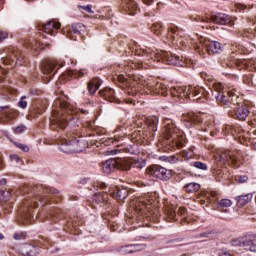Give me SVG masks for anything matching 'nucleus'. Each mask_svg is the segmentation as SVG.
Wrapping results in <instances>:
<instances>
[{
  "mask_svg": "<svg viewBox=\"0 0 256 256\" xmlns=\"http://www.w3.org/2000/svg\"><path fill=\"white\" fill-rule=\"evenodd\" d=\"M101 87V81L97 78H94L92 81L88 83V92L89 95H95L97 90Z\"/></svg>",
  "mask_w": 256,
  "mask_h": 256,
  "instance_id": "nucleus-26",
  "label": "nucleus"
},
{
  "mask_svg": "<svg viewBox=\"0 0 256 256\" xmlns=\"http://www.w3.org/2000/svg\"><path fill=\"white\" fill-rule=\"evenodd\" d=\"M177 215H179V217H185L187 215V209L185 207L178 208Z\"/></svg>",
  "mask_w": 256,
  "mask_h": 256,
  "instance_id": "nucleus-45",
  "label": "nucleus"
},
{
  "mask_svg": "<svg viewBox=\"0 0 256 256\" xmlns=\"http://www.w3.org/2000/svg\"><path fill=\"white\" fill-rule=\"evenodd\" d=\"M149 175L160 179V181H169L173 177V171L161 166H153L148 169Z\"/></svg>",
  "mask_w": 256,
  "mask_h": 256,
  "instance_id": "nucleus-10",
  "label": "nucleus"
},
{
  "mask_svg": "<svg viewBox=\"0 0 256 256\" xmlns=\"http://www.w3.org/2000/svg\"><path fill=\"white\" fill-rule=\"evenodd\" d=\"M139 9L137 2L135 0H126V11L129 15H135Z\"/></svg>",
  "mask_w": 256,
  "mask_h": 256,
  "instance_id": "nucleus-28",
  "label": "nucleus"
},
{
  "mask_svg": "<svg viewBox=\"0 0 256 256\" xmlns=\"http://www.w3.org/2000/svg\"><path fill=\"white\" fill-rule=\"evenodd\" d=\"M127 93H128V95H131V91H129V87L127 89Z\"/></svg>",
  "mask_w": 256,
  "mask_h": 256,
  "instance_id": "nucleus-61",
  "label": "nucleus"
},
{
  "mask_svg": "<svg viewBox=\"0 0 256 256\" xmlns=\"http://www.w3.org/2000/svg\"><path fill=\"white\" fill-rule=\"evenodd\" d=\"M162 61L167 65H183L181 56L173 54L171 52H163Z\"/></svg>",
  "mask_w": 256,
  "mask_h": 256,
  "instance_id": "nucleus-12",
  "label": "nucleus"
},
{
  "mask_svg": "<svg viewBox=\"0 0 256 256\" xmlns=\"http://www.w3.org/2000/svg\"><path fill=\"white\" fill-rule=\"evenodd\" d=\"M85 75H87L86 70H68L62 75V77L71 81V79H81V77H85Z\"/></svg>",
  "mask_w": 256,
  "mask_h": 256,
  "instance_id": "nucleus-16",
  "label": "nucleus"
},
{
  "mask_svg": "<svg viewBox=\"0 0 256 256\" xmlns=\"http://www.w3.org/2000/svg\"><path fill=\"white\" fill-rule=\"evenodd\" d=\"M130 248L132 249V253H137V251H141L143 249V245H141V244H131Z\"/></svg>",
  "mask_w": 256,
  "mask_h": 256,
  "instance_id": "nucleus-43",
  "label": "nucleus"
},
{
  "mask_svg": "<svg viewBox=\"0 0 256 256\" xmlns=\"http://www.w3.org/2000/svg\"><path fill=\"white\" fill-rule=\"evenodd\" d=\"M20 253L24 256H37L39 255V248L32 244H24L20 247Z\"/></svg>",
  "mask_w": 256,
  "mask_h": 256,
  "instance_id": "nucleus-15",
  "label": "nucleus"
},
{
  "mask_svg": "<svg viewBox=\"0 0 256 256\" xmlns=\"http://www.w3.org/2000/svg\"><path fill=\"white\" fill-rule=\"evenodd\" d=\"M196 21H205L203 18L199 17V18H196Z\"/></svg>",
  "mask_w": 256,
  "mask_h": 256,
  "instance_id": "nucleus-59",
  "label": "nucleus"
},
{
  "mask_svg": "<svg viewBox=\"0 0 256 256\" xmlns=\"http://www.w3.org/2000/svg\"><path fill=\"white\" fill-rule=\"evenodd\" d=\"M55 67H57L56 61H48L42 65V72L44 75H51L55 71Z\"/></svg>",
  "mask_w": 256,
  "mask_h": 256,
  "instance_id": "nucleus-24",
  "label": "nucleus"
},
{
  "mask_svg": "<svg viewBox=\"0 0 256 256\" xmlns=\"http://www.w3.org/2000/svg\"><path fill=\"white\" fill-rule=\"evenodd\" d=\"M201 77H202V79H204V81H208V83H213V81H214L213 76H211L205 72L201 73Z\"/></svg>",
  "mask_w": 256,
  "mask_h": 256,
  "instance_id": "nucleus-42",
  "label": "nucleus"
},
{
  "mask_svg": "<svg viewBox=\"0 0 256 256\" xmlns=\"http://www.w3.org/2000/svg\"><path fill=\"white\" fill-rule=\"evenodd\" d=\"M7 37H9V33L5 32V31H0V43L2 41H5V39H7Z\"/></svg>",
  "mask_w": 256,
  "mask_h": 256,
  "instance_id": "nucleus-51",
  "label": "nucleus"
},
{
  "mask_svg": "<svg viewBox=\"0 0 256 256\" xmlns=\"http://www.w3.org/2000/svg\"><path fill=\"white\" fill-rule=\"evenodd\" d=\"M163 158L166 163H179V156L177 155L164 156Z\"/></svg>",
  "mask_w": 256,
  "mask_h": 256,
  "instance_id": "nucleus-38",
  "label": "nucleus"
},
{
  "mask_svg": "<svg viewBox=\"0 0 256 256\" xmlns=\"http://www.w3.org/2000/svg\"><path fill=\"white\" fill-rule=\"evenodd\" d=\"M3 63L4 65H10L11 67H13V65H17V62L15 61V59L11 58V57H6L3 59Z\"/></svg>",
  "mask_w": 256,
  "mask_h": 256,
  "instance_id": "nucleus-41",
  "label": "nucleus"
},
{
  "mask_svg": "<svg viewBox=\"0 0 256 256\" xmlns=\"http://www.w3.org/2000/svg\"><path fill=\"white\" fill-rule=\"evenodd\" d=\"M232 110L229 111L230 117L233 119H238V121H245L247 117H249V106L245 104V102H238L236 106L231 108Z\"/></svg>",
  "mask_w": 256,
  "mask_h": 256,
  "instance_id": "nucleus-9",
  "label": "nucleus"
},
{
  "mask_svg": "<svg viewBox=\"0 0 256 256\" xmlns=\"http://www.w3.org/2000/svg\"><path fill=\"white\" fill-rule=\"evenodd\" d=\"M168 33L170 37H172L173 41H175V35L177 33V28H169Z\"/></svg>",
  "mask_w": 256,
  "mask_h": 256,
  "instance_id": "nucleus-49",
  "label": "nucleus"
},
{
  "mask_svg": "<svg viewBox=\"0 0 256 256\" xmlns=\"http://www.w3.org/2000/svg\"><path fill=\"white\" fill-rule=\"evenodd\" d=\"M155 200L151 195H146L144 198H141L138 202V207L140 211H145V209H151L149 206L153 205Z\"/></svg>",
  "mask_w": 256,
  "mask_h": 256,
  "instance_id": "nucleus-20",
  "label": "nucleus"
},
{
  "mask_svg": "<svg viewBox=\"0 0 256 256\" xmlns=\"http://www.w3.org/2000/svg\"><path fill=\"white\" fill-rule=\"evenodd\" d=\"M120 253H122V255L133 253V250L131 249V245L122 246L120 248Z\"/></svg>",
  "mask_w": 256,
  "mask_h": 256,
  "instance_id": "nucleus-40",
  "label": "nucleus"
},
{
  "mask_svg": "<svg viewBox=\"0 0 256 256\" xmlns=\"http://www.w3.org/2000/svg\"><path fill=\"white\" fill-rule=\"evenodd\" d=\"M232 247H245L248 251L256 253V234L238 237L230 241Z\"/></svg>",
  "mask_w": 256,
  "mask_h": 256,
  "instance_id": "nucleus-7",
  "label": "nucleus"
},
{
  "mask_svg": "<svg viewBox=\"0 0 256 256\" xmlns=\"http://www.w3.org/2000/svg\"><path fill=\"white\" fill-rule=\"evenodd\" d=\"M14 239L19 240L20 239L19 234H14Z\"/></svg>",
  "mask_w": 256,
  "mask_h": 256,
  "instance_id": "nucleus-58",
  "label": "nucleus"
},
{
  "mask_svg": "<svg viewBox=\"0 0 256 256\" xmlns=\"http://www.w3.org/2000/svg\"><path fill=\"white\" fill-rule=\"evenodd\" d=\"M184 121L186 123H190L191 125H199L201 123V117L197 116V114L190 112L184 115Z\"/></svg>",
  "mask_w": 256,
  "mask_h": 256,
  "instance_id": "nucleus-23",
  "label": "nucleus"
},
{
  "mask_svg": "<svg viewBox=\"0 0 256 256\" xmlns=\"http://www.w3.org/2000/svg\"><path fill=\"white\" fill-rule=\"evenodd\" d=\"M11 161H16V163H19V161H21V158H19V156L17 155H13L11 156Z\"/></svg>",
  "mask_w": 256,
  "mask_h": 256,
  "instance_id": "nucleus-52",
  "label": "nucleus"
},
{
  "mask_svg": "<svg viewBox=\"0 0 256 256\" xmlns=\"http://www.w3.org/2000/svg\"><path fill=\"white\" fill-rule=\"evenodd\" d=\"M85 29V25L81 23H76L72 25V28L68 30V35L70 36V39H73L71 35H81V31Z\"/></svg>",
  "mask_w": 256,
  "mask_h": 256,
  "instance_id": "nucleus-29",
  "label": "nucleus"
},
{
  "mask_svg": "<svg viewBox=\"0 0 256 256\" xmlns=\"http://www.w3.org/2000/svg\"><path fill=\"white\" fill-rule=\"evenodd\" d=\"M236 181H238V183H247V181H249V177H247L246 175L237 176Z\"/></svg>",
  "mask_w": 256,
  "mask_h": 256,
  "instance_id": "nucleus-46",
  "label": "nucleus"
},
{
  "mask_svg": "<svg viewBox=\"0 0 256 256\" xmlns=\"http://www.w3.org/2000/svg\"><path fill=\"white\" fill-rule=\"evenodd\" d=\"M18 106L21 109H25L27 107V101H25V96L20 99V101L18 102Z\"/></svg>",
  "mask_w": 256,
  "mask_h": 256,
  "instance_id": "nucleus-47",
  "label": "nucleus"
},
{
  "mask_svg": "<svg viewBox=\"0 0 256 256\" xmlns=\"http://www.w3.org/2000/svg\"><path fill=\"white\" fill-rule=\"evenodd\" d=\"M145 5H151L153 3V0H142Z\"/></svg>",
  "mask_w": 256,
  "mask_h": 256,
  "instance_id": "nucleus-55",
  "label": "nucleus"
},
{
  "mask_svg": "<svg viewBox=\"0 0 256 256\" xmlns=\"http://www.w3.org/2000/svg\"><path fill=\"white\" fill-rule=\"evenodd\" d=\"M58 145L62 153H81L89 147V143L84 138L79 140L67 141L65 138L58 139Z\"/></svg>",
  "mask_w": 256,
  "mask_h": 256,
  "instance_id": "nucleus-4",
  "label": "nucleus"
},
{
  "mask_svg": "<svg viewBox=\"0 0 256 256\" xmlns=\"http://www.w3.org/2000/svg\"><path fill=\"white\" fill-rule=\"evenodd\" d=\"M118 81H119V87L121 89H127L129 87V80H127L123 75L118 76Z\"/></svg>",
  "mask_w": 256,
  "mask_h": 256,
  "instance_id": "nucleus-35",
  "label": "nucleus"
},
{
  "mask_svg": "<svg viewBox=\"0 0 256 256\" xmlns=\"http://www.w3.org/2000/svg\"><path fill=\"white\" fill-rule=\"evenodd\" d=\"M205 47L209 55H217L223 52V44L217 41L208 40L205 42Z\"/></svg>",
  "mask_w": 256,
  "mask_h": 256,
  "instance_id": "nucleus-13",
  "label": "nucleus"
},
{
  "mask_svg": "<svg viewBox=\"0 0 256 256\" xmlns=\"http://www.w3.org/2000/svg\"><path fill=\"white\" fill-rule=\"evenodd\" d=\"M128 195H129V191H127V189L125 188H122V189L117 188L116 191L112 193V197H114V199H118V201L125 200V198L128 197Z\"/></svg>",
  "mask_w": 256,
  "mask_h": 256,
  "instance_id": "nucleus-27",
  "label": "nucleus"
},
{
  "mask_svg": "<svg viewBox=\"0 0 256 256\" xmlns=\"http://www.w3.org/2000/svg\"><path fill=\"white\" fill-rule=\"evenodd\" d=\"M100 95L110 101V103H121V101L115 96V90L113 88H104L100 91Z\"/></svg>",
  "mask_w": 256,
  "mask_h": 256,
  "instance_id": "nucleus-17",
  "label": "nucleus"
},
{
  "mask_svg": "<svg viewBox=\"0 0 256 256\" xmlns=\"http://www.w3.org/2000/svg\"><path fill=\"white\" fill-rule=\"evenodd\" d=\"M24 193H28V199L22 204V214L18 218L19 223H23V225H31V219L33 218L34 207H37V201L41 203V205H47V201H49V195H57L59 191L55 188H45L43 185L36 186H26L24 188Z\"/></svg>",
  "mask_w": 256,
  "mask_h": 256,
  "instance_id": "nucleus-1",
  "label": "nucleus"
},
{
  "mask_svg": "<svg viewBox=\"0 0 256 256\" xmlns=\"http://www.w3.org/2000/svg\"><path fill=\"white\" fill-rule=\"evenodd\" d=\"M212 87H213L214 91L216 92V93L212 92V95H218V93H224L225 92V91H223L224 86H223V83H221V82H214L212 84Z\"/></svg>",
  "mask_w": 256,
  "mask_h": 256,
  "instance_id": "nucleus-34",
  "label": "nucleus"
},
{
  "mask_svg": "<svg viewBox=\"0 0 256 256\" xmlns=\"http://www.w3.org/2000/svg\"><path fill=\"white\" fill-rule=\"evenodd\" d=\"M220 159L222 161H226L227 163H231L233 167H239V164H237V157H235L231 151L222 152L220 154Z\"/></svg>",
  "mask_w": 256,
  "mask_h": 256,
  "instance_id": "nucleus-18",
  "label": "nucleus"
},
{
  "mask_svg": "<svg viewBox=\"0 0 256 256\" xmlns=\"http://www.w3.org/2000/svg\"><path fill=\"white\" fill-rule=\"evenodd\" d=\"M0 239H5V236L2 233H0Z\"/></svg>",
  "mask_w": 256,
  "mask_h": 256,
  "instance_id": "nucleus-60",
  "label": "nucleus"
},
{
  "mask_svg": "<svg viewBox=\"0 0 256 256\" xmlns=\"http://www.w3.org/2000/svg\"><path fill=\"white\" fill-rule=\"evenodd\" d=\"M164 137L170 143L176 145L178 149H183L185 147V142L183 141V134L179 132V129L175 127V123L171 119L164 120Z\"/></svg>",
  "mask_w": 256,
  "mask_h": 256,
  "instance_id": "nucleus-3",
  "label": "nucleus"
},
{
  "mask_svg": "<svg viewBox=\"0 0 256 256\" xmlns=\"http://www.w3.org/2000/svg\"><path fill=\"white\" fill-rule=\"evenodd\" d=\"M193 167H195V169H200V171H207L208 167L206 163H203L201 161H195L193 162Z\"/></svg>",
  "mask_w": 256,
  "mask_h": 256,
  "instance_id": "nucleus-36",
  "label": "nucleus"
},
{
  "mask_svg": "<svg viewBox=\"0 0 256 256\" xmlns=\"http://www.w3.org/2000/svg\"><path fill=\"white\" fill-rule=\"evenodd\" d=\"M127 163H129V169L134 167V169H143L147 163L143 158L134 159V160H125Z\"/></svg>",
  "mask_w": 256,
  "mask_h": 256,
  "instance_id": "nucleus-25",
  "label": "nucleus"
},
{
  "mask_svg": "<svg viewBox=\"0 0 256 256\" xmlns=\"http://www.w3.org/2000/svg\"><path fill=\"white\" fill-rule=\"evenodd\" d=\"M16 147H18V149H21V151H24V153H29V146L25 144L16 143Z\"/></svg>",
  "mask_w": 256,
  "mask_h": 256,
  "instance_id": "nucleus-44",
  "label": "nucleus"
},
{
  "mask_svg": "<svg viewBox=\"0 0 256 256\" xmlns=\"http://www.w3.org/2000/svg\"><path fill=\"white\" fill-rule=\"evenodd\" d=\"M5 109H9V106H2V107H0V111H5Z\"/></svg>",
  "mask_w": 256,
  "mask_h": 256,
  "instance_id": "nucleus-57",
  "label": "nucleus"
},
{
  "mask_svg": "<svg viewBox=\"0 0 256 256\" xmlns=\"http://www.w3.org/2000/svg\"><path fill=\"white\" fill-rule=\"evenodd\" d=\"M252 200H253V194L251 193L236 197L237 205L239 207H245V205H247V203H251Z\"/></svg>",
  "mask_w": 256,
  "mask_h": 256,
  "instance_id": "nucleus-22",
  "label": "nucleus"
},
{
  "mask_svg": "<svg viewBox=\"0 0 256 256\" xmlns=\"http://www.w3.org/2000/svg\"><path fill=\"white\" fill-rule=\"evenodd\" d=\"M187 193H197L201 189V185L197 182H191L184 186Z\"/></svg>",
  "mask_w": 256,
  "mask_h": 256,
  "instance_id": "nucleus-32",
  "label": "nucleus"
},
{
  "mask_svg": "<svg viewBox=\"0 0 256 256\" xmlns=\"http://www.w3.org/2000/svg\"><path fill=\"white\" fill-rule=\"evenodd\" d=\"M79 7L80 9L87 11V13H93V6L91 4H88L87 6H79Z\"/></svg>",
  "mask_w": 256,
  "mask_h": 256,
  "instance_id": "nucleus-48",
  "label": "nucleus"
},
{
  "mask_svg": "<svg viewBox=\"0 0 256 256\" xmlns=\"http://www.w3.org/2000/svg\"><path fill=\"white\" fill-rule=\"evenodd\" d=\"M213 97H215L217 103L224 107H228L229 109L237 107V103L239 102V96L235 95L233 92H220L218 94H213Z\"/></svg>",
  "mask_w": 256,
  "mask_h": 256,
  "instance_id": "nucleus-8",
  "label": "nucleus"
},
{
  "mask_svg": "<svg viewBox=\"0 0 256 256\" xmlns=\"http://www.w3.org/2000/svg\"><path fill=\"white\" fill-rule=\"evenodd\" d=\"M210 236H211V232H203L199 234V237H210Z\"/></svg>",
  "mask_w": 256,
  "mask_h": 256,
  "instance_id": "nucleus-53",
  "label": "nucleus"
},
{
  "mask_svg": "<svg viewBox=\"0 0 256 256\" xmlns=\"http://www.w3.org/2000/svg\"><path fill=\"white\" fill-rule=\"evenodd\" d=\"M7 184V179L3 178L0 180V185H6Z\"/></svg>",
  "mask_w": 256,
  "mask_h": 256,
  "instance_id": "nucleus-56",
  "label": "nucleus"
},
{
  "mask_svg": "<svg viewBox=\"0 0 256 256\" xmlns=\"http://www.w3.org/2000/svg\"><path fill=\"white\" fill-rule=\"evenodd\" d=\"M26 127L25 125H20V126H17L15 129H14V133H23V131H25Z\"/></svg>",
  "mask_w": 256,
  "mask_h": 256,
  "instance_id": "nucleus-50",
  "label": "nucleus"
},
{
  "mask_svg": "<svg viewBox=\"0 0 256 256\" xmlns=\"http://www.w3.org/2000/svg\"><path fill=\"white\" fill-rule=\"evenodd\" d=\"M151 31H153L154 35H161V32L163 31V24L162 23H154L150 27Z\"/></svg>",
  "mask_w": 256,
  "mask_h": 256,
  "instance_id": "nucleus-33",
  "label": "nucleus"
},
{
  "mask_svg": "<svg viewBox=\"0 0 256 256\" xmlns=\"http://www.w3.org/2000/svg\"><path fill=\"white\" fill-rule=\"evenodd\" d=\"M4 163H3V156L0 154V169H3L4 167Z\"/></svg>",
  "mask_w": 256,
  "mask_h": 256,
  "instance_id": "nucleus-54",
  "label": "nucleus"
},
{
  "mask_svg": "<svg viewBox=\"0 0 256 256\" xmlns=\"http://www.w3.org/2000/svg\"><path fill=\"white\" fill-rule=\"evenodd\" d=\"M164 213L170 219V221H175V217H177V212L175 211L174 206L167 205L164 207Z\"/></svg>",
  "mask_w": 256,
  "mask_h": 256,
  "instance_id": "nucleus-30",
  "label": "nucleus"
},
{
  "mask_svg": "<svg viewBox=\"0 0 256 256\" xmlns=\"http://www.w3.org/2000/svg\"><path fill=\"white\" fill-rule=\"evenodd\" d=\"M233 205V202L229 199H222L218 202V207H231Z\"/></svg>",
  "mask_w": 256,
  "mask_h": 256,
  "instance_id": "nucleus-39",
  "label": "nucleus"
},
{
  "mask_svg": "<svg viewBox=\"0 0 256 256\" xmlns=\"http://www.w3.org/2000/svg\"><path fill=\"white\" fill-rule=\"evenodd\" d=\"M147 127L153 137L155 131H157V126L159 125V118L156 116H151L146 120Z\"/></svg>",
  "mask_w": 256,
  "mask_h": 256,
  "instance_id": "nucleus-21",
  "label": "nucleus"
},
{
  "mask_svg": "<svg viewBox=\"0 0 256 256\" xmlns=\"http://www.w3.org/2000/svg\"><path fill=\"white\" fill-rule=\"evenodd\" d=\"M57 29H61V23L55 21H49L43 26V31L46 32L47 35H55Z\"/></svg>",
  "mask_w": 256,
  "mask_h": 256,
  "instance_id": "nucleus-19",
  "label": "nucleus"
},
{
  "mask_svg": "<svg viewBox=\"0 0 256 256\" xmlns=\"http://www.w3.org/2000/svg\"><path fill=\"white\" fill-rule=\"evenodd\" d=\"M129 167V163L125 160L115 158L108 159L102 164L103 173H106V175L113 173L115 169L119 171H129Z\"/></svg>",
  "mask_w": 256,
  "mask_h": 256,
  "instance_id": "nucleus-6",
  "label": "nucleus"
},
{
  "mask_svg": "<svg viewBox=\"0 0 256 256\" xmlns=\"http://www.w3.org/2000/svg\"><path fill=\"white\" fill-rule=\"evenodd\" d=\"M168 93H170L173 97H193L196 101H199L201 97H203V88H190V89H185L181 87H174L170 88L168 90Z\"/></svg>",
  "mask_w": 256,
  "mask_h": 256,
  "instance_id": "nucleus-5",
  "label": "nucleus"
},
{
  "mask_svg": "<svg viewBox=\"0 0 256 256\" xmlns=\"http://www.w3.org/2000/svg\"><path fill=\"white\" fill-rule=\"evenodd\" d=\"M11 198V192L7 190H0V201H8Z\"/></svg>",
  "mask_w": 256,
  "mask_h": 256,
  "instance_id": "nucleus-37",
  "label": "nucleus"
},
{
  "mask_svg": "<svg viewBox=\"0 0 256 256\" xmlns=\"http://www.w3.org/2000/svg\"><path fill=\"white\" fill-rule=\"evenodd\" d=\"M210 21L216 25H231V16L218 12L210 15Z\"/></svg>",
  "mask_w": 256,
  "mask_h": 256,
  "instance_id": "nucleus-11",
  "label": "nucleus"
},
{
  "mask_svg": "<svg viewBox=\"0 0 256 256\" xmlns=\"http://www.w3.org/2000/svg\"><path fill=\"white\" fill-rule=\"evenodd\" d=\"M148 89L152 95H162V97H167L169 95V89L163 83H156L155 85H149Z\"/></svg>",
  "mask_w": 256,
  "mask_h": 256,
  "instance_id": "nucleus-14",
  "label": "nucleus"
},
{
  "mask_svg": "<svg viewBox=\"0 0 256 256\" xmlns=\"http://www.w3.org/2000/svg\"><path fill=\"white\" fill-rule=\"evenodd\" d=\"M109 195L107 192H98L93 195L92 199L95 203H105L108 199Z\"/></svg>",
  "mask_w": 256,
  "mask_h": 256,
  "instance_id": "nucleus-31",
  "label": "nucleus"
},
{
  "mask_svg": "<svg viewBox=\"0 0 256 256\" xmlns=\"http://www.w3.org/2000/svg\"><path fill=\"white\" fill-rule=\"evenodd\" d=\"M69 111H71V108L67 104L63 106V109L53 110L52 111V118L50 120V127L53 131H57V129H65L73 119V115L69 114Z\"/></svg>",
  "mask_w": 256,
  "mask_h": 256,
  "instance_id": "nucleus-2",
  "label": "nucleus"
}]
</instances>
